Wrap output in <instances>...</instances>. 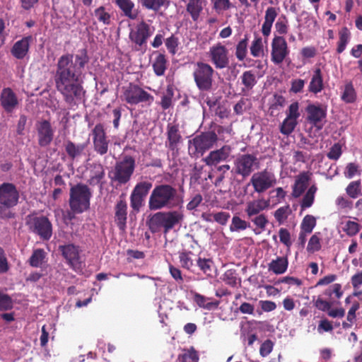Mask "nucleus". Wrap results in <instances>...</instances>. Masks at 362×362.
<instances>
[{
    "label": "nucleus",
    "mask_w": 362,
    "mask_h": 362,
    "mask_svg": "<svg viewBox=\"0 0 362 362\" xmlns=\"http://www.w3.org/2000/svg\"><path fill=\"white\" fill-rule=\"evenodd\" d=\"M197 264L199 269L202 271L205 274L208 276L211 275L214 262L211 259L199 257L197 260Z\"/></svg>",
    "instance_id": "obj_53"
},
{
    "label": "nucleus",
    "mask_w": 362,
    "mask_h": 362,
    "mask_svg": "<svg viewBox=\"0 0 362 362\" xmlns=\"http://www.w3.org/2000/svg\"><path fill=\"white\" fill-rule=\"evenodd\" d=\"M346 192L352 199L357 198L361 194V180L351 182L346 188Z\"/></svg>",
    "instance_id": "obj_49"
},
{
    "label": "nucleus",
    "mask_w": 362,
    "mask_h": 362,
    "mask_svg": "<svg viewBox=\"0 0 362 362\" xmlns=\"http://www.w3.org/2000/svg\"><path fill=\"white\" fill-rule=\"evenodd\" d=\"M182 245L183 250L179 253L180 264L182 268L191 270L194 266L191 249H194L196 245H198V243L192 235L187 233L185 236V243Z\"/></svg>",
    "instance_id": "obj_19"
},
{
    "label": "nucleus",
    "mask_w": 362,
    "mask_h": 362,
    "mask_svg": "<svg viewBox=\"0 0 362 362\" xmlns=\"http://www.w3.org/2000/svg\"><path fill=\"white\" fill-rule=\"evenodd\" d=\"M88 62L86 49L78 50L75 55L62 54L57 59L54 74L55 88L70 107L76 106L85 97L82 74Z\"/></svg>",
    "instance_id": "obj_1"
},
{
    "label": "nucleus",
    "mask_w": 362,
    "mask_h": 362,
    "mask_svg": "<svg viewBox=\"0 0 362 362\" xmlns=\"http://www.w3.org/2000/svg\"><path fill=\"white\" fill-rule=\"evenodd\" d=\"M306 112L308 122L317 129H321L324 124L322 121L327 116L326 110L320 105L310 104L306 107Z\"/></svg>",
    "instance_id": "obj_22"
},
{
    "label": "nucleus",
    "mask_w": 362,
    "mask_h": 362,
    "mask_svg": "<svg viewBox=\"0 0 362 362\" xmlns=\"http://www.w3.org/2000/svg\"><path fill=\"white\" fill-rule=\"evenodd\" d=\"M37 142L40 147H47L52 141L54 130L49 120L43 119L36 124Z\"/></svg>",
    "instance_id": "obj_20"
},
{
    "label": "nucleus",
    "mask_w": 362,
    "mask_h": 362,
    "mask_svg": "<svg viewBox=\"0 0 362 362\" xmlns=\"http://www.w3.org/2000/svg\"><path fill=\"white\" fill-rule=\"evenodd\" d=\"M182 141V138L178 125L168 124L167 126L166 146L171 151L177 150Z\"/></svg>",
    "instance_id": "obj_26"
},
{
    "label": "nucleus",
    "mask_w": 362,
    "mask_h": 362,
    "mask_svg": "<svg viewBox=\"0 0 362 362\" xmlns=\"http://www.w3.org/2000/svg\"><path fill=\"white\" fill-rule=\"evenodd\" d=\"M210 218H206L205 220L207 221H214L220 225L225 226L228 221L230 215L228 212L220 211L208 215Z\"/></svg>",
    "instance_id": "obj_48"
},
{
    "label": "nucleus",
    "mask_w": 362,
    "mask_h": 362,
    "mask_svg": "<svg viewBox=\"0 0 362 362\" xmlns=\"http://www.w3.org/2000/svg\"><path fill=\"white\" fill-rule=\"evenodd\" d=\"M13 207L0 204V218L2 220H9L16 218V214L11 210Z\"/></svg>",
    "instance_id": "obj_63"
},
{
    "label": "nucleus",
    "mask_w": 362,
    "mask_h": 362,
    "mask_svg": "<svg viewBox=\"0 0 362 362\" xmlns=\"http://www.w3.org/2000/svg\"><path fill=\"white\" fill-rule=\"evenodd\" d=\"M290 212L289 206H281L276 209L274 212L276 220L281 224L286 221Z\"/></svg>",
    "instance_id": "obj_59"
},
{
    "label": "nucleus",
    "mask_w": 362,
    "mask_h": 362,
    "mask_svg": "<svg viewBox=\"0 0 362 362\" xmlns=\"http://www.w3.org/2000/svg\"><path fill=\"white\" fill-rule=\"evenodd\" d=\"M351 38V33L346 27L342 28L339 32V41L337 42V52L342 53Z\"/></svg>",
    "instance_id": "obj_40"
},
{
    "label": "nucleus",
    "mask_w": 362,
    "mask_h": 362,
    "mask_svg": "<svg viewBox=\"0 0 362 362\" xmlns=\"http://www.w3.org/2000/svg\"><path fill=\"white\" fill-rule=\"evenodd\" d=\"M280 242L283 243L289 250L292 245L290 232L284 228H281L279 230Z\"/></svg>",
    "instance_id": "obj_58"
},
{
    "label": "nucleus",
    "mask_w": 362,
    "mask_h": 362,
    "mask_svg": "<svg viewBox=\"0 0 362 362\" xmlns=\"http://www.w3.org/2000/svg\"><path fill=\"white\" fill-rule=\"evenodd\" d=\"M124 196L123 194L120 196V199L115 206V222L122 231L125 230L127 220V204Z\"/></svg>",
    "instance_id": "obj_23"
},
{
    "label": "nucleus",
    "mask_w": 362,
    "mask_h": 362,
    "mask_svg": "<svg viewBox=\"0 0 362 362\" xmlns=\"http://www.w3.org/2000/svg\"><path fill=\"white\" fill-rule=\"evenodd\" d=\"M230 153L231 147L225 145L219 149L211 151L209 155L204 158V162L208 166H216L219 163L227 160Z\"/></svg>",
    "instance_id": "obj_24"
},
{
    "label": "nucleus",
    "mask_w": 362,
    "mask_h": 362,
    "mask_svg": "<svg viewBox=\"0 0 362 362\" xmlns=\"http://www.w3.org/2000/svg\"><path fill=\"white\" fill-rule=\"evenodd\" d=\"M316 226V219L312 215H306L301 223L300 229L305 233H311Z\"/></svg>",
    "instance_id": "obj_51"
},
{
    "label": "nucleus",
    "mask_w": 362,
    "mask_h": 362,
    "mask_svg": "<svg viewBox=\"0 0 362 362\" xmlns=\"http://www.w3.org/2000/svg\"><path fill=\"white\" fill-rule=\"evenodd\" d=\"M59 250L62 252L63 257L66 260L67 264L75 271L81 269L80 261L79 249L74 244L60 245Z\"/></svg>",
    "instance_id": "obj_21"
},
{
    "label": "nucleus",
    "mask_w": 362,
    "mask_h": 362,
    "mask_svg": "<svg viewBox=\"0 0 362 362\" xmlns=\"http://www.w3.org/2000/svg\"><path fill=\"white\" fill-rule=\"evenodd\" d=\"M13 307V302L11 297L2 292H0V311L10 310Z\"/></svg>",
    "instance_id": "obj_56"
},
{
    "label": "nucleus",
    "mask_w": 362,
    "mask_h": 362,
    "mask_svg": "<svg viewBox=\"0 0 362 362\" xmlns=\"http://www.w3.org/2000/svg\"><path fill=\"white\" fill-rule=\"evenodd\" d=\"M310 179L308 172H302L296 177L292 187V196L294 198H298L303 194L308 186Z\"/></svg>",
    "instance_id": "obj_29"
},
{
    "label": "nucleus",
    "mask_w": 362,
    "mask_h": 362,
    "mask_svg": "<svg viewBox=\"0 0 362 362\" xmlns=\"http://www.w3.org/2000/svg\"><path fill=\"white\" fill-rule=\"evenodd\" d=\"M270 202L264 198L257 199L247 202L245 211L248 219L262 231L264 230L269 223L267 215L262 212L269 207Z\"/></svg>",
    "instance_id": "obj_5"
},
{
    "label": "nucleus",
    "mask_w": 362,
    "mask_h": 362,
    "mask_svg": "<svg viewBox=\"0 0 362 362\" xmlns=\"http://www.w3.org/2000/svg\"><path fill=\"white\" fill-rule=\"evenodd\" d=\"M28 230L43 240H49L52 235V224L47 216L31 214L25 217Z\"/></svg>",
    "instance_id": "obj_9"
},
{
    "label": "nucleus",
    "mask_w": 362,
    "mask_h": 362,
    "mask_svg": "<svg viewBox=\"0 0 362 362\" xmlns=\"http://www.w3.org/2000/svg\"><path fill=\"white\" fill-rule=\"evenodd\" d=\"M248 40L249 38L247 35H245L244 38L242 39L235 47V57L238 61H243L246 57Z\"/></svg>",
    "instance_id": "obj_44"
},
{
    "label": "nucleus",
    "mask_w": 362,
    "mask_h": 362,
    "mask_svg": "<svg viewBox=\"0 0 362 362\" xmlns=\"http://www.w3.org/2000/svg\"><path fill=\"white\" fill-rule=\"evenodd\" d=\"M32 40V36L29 35L16 42L11 49V54L18 59H23L29 51Z\"/></svg>",
    "instance_id": "obj_27"
},
{
    "label": "nucleus",
    "mask_w": 362,
    "mask_h": 362,
    "mask_svg": "<svg viewBox=\"0 0 362 362\" xmlns=\"http://www.w3.org/2000/svg\"><path fill=\"white\" fill-rule=\"evenodd\" d=\"M64 146L69 159L74 161L84 154L87 145L86 144H75L67 139L64 141Z\"/></svg>",
    "instance_id": "obj_28"
},
{
    "label": "nucleus",
    "mask_w": 362,
    "mask_h": 362,
    "mask_svg": "<svg viewBox=\"0 0 362 362\" xmlns=\"http://www.w3.org/2000/svg\"><path fill=\"white\" fill-rule=\"evenodd\" d=\"M20 192L11 182H3L0 185V204L6 206H16L19 203Z\"/></svg>",
    "instance_id": "obj_16"
},
{
    "label": "nucleus",
    "mask_w": 362,
    "mask_h": 362,
    "mask_svg": "<svg viewBox=\"0 0 362 362\" xmlns=\"http://www.w3.org/2000/svg\"><path fill=\"white\" fill-rule=\"evenodd\" d=\"M179 204L180 199L177 190L169 184L156 185L148 199V209L151 211L172 209Z\"/></svg>",
    "instance_id": "obj_2"
},
{
    "label": "nucleus",
    "mask_w": 362,
    "mask_h": 362,
    "mask_svg": "<svg viewBox=\"0 0 362 362\" xmlns=\"http://www.w3.org/2000/svg\"><path fill=\"white\" fill-rule=\"evenodd\" d=\"M178 359L180 362H198L199 356L195 349L191 346L188 349H185V353L180 354Z\"/></svg>",
    "instance_id": "obj_46"
},
{
    "label": "nucleus",
    "mask_w": 362,
    "mask_h": 362,
    "mask_svg": "<svg viewBox=\"0 0 362 362\" xmlns=\"http://www.w3.org/2000/svg\"><path fill=\"white\" fill-rule=\"evenodd\" d=\"M259 168V161L256 155L251 153L239 154L233 160L231 173L245 180Z\"/></svg>",
    "instance_id": "obj_8"
},
{
    "label": "nucleus",
    "mask_w": 362,
    "mask_h": 362,
    "mask_svg": "<svg viewBox=\"0 0 362 362\" xmlns=\"http://www.w3.org/2000/svg\"><path fill=\"white\" fill-rule=\"evenodd\" d=\"M324 89L323 76L320 68L316 69L311 77L308 90L313 94H317Z\"/></svg>",
    "instance_id": "obj_32"
},
{
    "label": "nucleus",
    "mask_w": 362,
    "mask_h": 362,
    "mask_svg": "<svg viewBox=\"0 0 362 362\" xmlns=\"http://www.w3.org/2000/svg\"><path fill=\"white\" fill-rule=\"evenodd\" d=\"M288 260L286 257H277L268 264V269L275 274H282L288 269Z\"/></svg>",
    "instance_id": "obj_34"
},
{
    "label": "nucleus",
    "mask_w": 362,
    "mask_h": 362,
    "mask_svg": "<svg viewBox=\"0 0 362 362\" xmlns=\"http://www.w3.org/2000/svg\"><path fill=\"white\" fill-rule=\"evenodd\" d=\"M250 53L254 57H259L264 52L262 39L261 37H255L250 48Z\"/></svg>",
    "instance_id": "obj_52"
},
{
    "label": "nucleus",
    "mask_w": 362,
    "mask_h": 362,
    "mask_svg": "<svg viewBox=\"0 0 362 362\" xmlns=\"http://www.w3.org/2000/svg\"><path fill=\"white\" fill-rule=\"evenodd\" d=\"M235 6L230 0H214L213 1V9L218 14H222L224 11H228Z\"/></svg>",
    "instance_id": "obj_47"
},
{
    "label": "nucleus",
    "mask_w": 362,
    "mask_h": 362,
    "mask_svg": "<svg viewBox=\"0 0 362 362\" xmlns=\"http://www.w3.org/2000/svg\"><path fill=\"white\" fill-rule=\"evenodd\" d=\"M69 206L75 214H81L90 208L92 197L90 189L84 184L78 183L70 189Z\"/></svg>",
    "instance_id": "obj_4"
},
{
    "label": "nucleus",
    "mask_w": 362,
    "mask_h": 362,
    "mask_svg": "<svg viewBox=\"0 0 362 362\" xmlns=\"http://www.w3.org/2000/svg\"><path fill=\"white\" fill-rule=\"evenodd\" d=\"M122 100L131 105H136L139 103H146L151 105L154 98L149 93L146 91L137 84L130 83L127 86L123 87Z\"/></svg>",
    "instance_id": "obj_10"
},
{
    "label": "nucleus",
    "mask_w": 362,
    "mask_h": 362,
    "mask_svg": "<svg viewBox=\"0 0 362 362\" xmlns=\"http://www.w3.org/2000/svg\"><path fill=\"white\" fill-rule=\"evenodd\" d=\"M215 71L209 64L197 62L194 65L193 78L200 92H211L214 89Z\"/></svg>",
    "instance_id": "obj_6"
},
{
    "label": "nucleus",
    "mask_w": 362,
    "mask_h": 362,
    "mask_svg": "<svg viewBox=\"0 0 362 362\" xmlns=\"http://www.w3.org/2000/svg\"><path fill=\"white\" fill-rule=\"evenodd\" d=\"M242 84L244 86L242 90L250 91L257 83L256 76L252 71H245L240 76Z\"/></svg>",
    "instance_id": "obj_39"
},
{
    "label": "nucleus",
    "mask_w": 362,
    "mask_h": 362,
    "mask_svg": "<svg viewBox=\"0 0 362 362\" xmlns=\"http://www.w3.org/2000/svg\"><path fill=\"white\" fill-rule=\"evenodd\" d=\"M230 167L228 164L219 165L217 167V171L220 172L221 174L216 177L214 184L216 187H221L223 180L226 178V173L230 170Z\"/></svg>",
    "instance_id": "obj_60"
},
{
    "label": "nucleus",
    "mask_w": 362,
    "mask_h": 362,
    "mask_svg": "<svg viewBox=\"0 0 362 362\" xmlns=\"http://www.w3.org/2000/svg\"><path fill=\"white\" fill-rule=\"evenodd\" d=\"M135 168V158L130 155H124L120 160L116 162L112 172V175L109 173V177L112 182L125 185L131 180Z\"/></svg>",
    "instance_id": "obj_7"
},
{
    "label": "nucleus",
    "mask_w": 362,
    "mask_h": 362,
    "mask_svg": "<svg viewBox=\"0 0 362 362\" xmlns=\"http://www.w3.org/2000/svg\"><path fill=\"white\" fill-rule=\"evenodd\" d=\"M317 190V187L315 185H313L308 188L300 202V208L302 210L312 206L315 201V196Z\"/></svg>",
    "instance_id": "obj_42"
},
{
    "label": "nucleus",
    "mask_w": 362,
    "mask_h": 362,
    "mask_svg": "<svg viewBox=\"0 0 362 362\" xmlns=\"http://www.w3.org/2000/svg\"><path fill=\"white\" fill-rule=\"evenodd\" d=\"M248 227V223L246 221L243 220L238 216H234L232 218L231 223L230 225V230L231 232H238L244 230Z\"/></svg>",
    "instance_id": "obj_54"
},
{
    "label": "nucleus",
    "mask_w": 362,
    "mask_h": 362,
    "mask_svg": "<svg viewBox=\"0 0 362 362\" xmlns=\"http://www.w3.org/2000/svg\"><path fill=\"white\" fill-rule=\"evenodd\" d=\"M90 173V175L88 180V183L92 186L98 185H100L102 186V180L105 176V170L103 165L100 163H93L91 165V170Z\"/></svg>",
    "instance_id": "obj_31"
},
{
    "label": "nucleus",
    "mask_w": 362,
    "mask_h": 362,
    "mask_svg": "<svg viewBox=\"0 0 362 362\" xmlns=\"http://www.w3.org/2000/svg\"><path fill=\"white\" fill-rule=\"evenodd\" d=\"M297 124V120L286 117L280 127L281 133L288 136L294 131Z\"/></svg>",
    "instance_id": "obj_50"
},
{
    "label": "nucleus",
    "mask_w": 362,
    "mask_h": 362,
    "mask_svg": "<svg viewBox=\"0 0 362 362\" xmlns=\"http://www.w3.org/2000/svg\"><path fill=\"white\" fill-rule=\"evenodd\" d=\"M93 144L94 151L103 156L108 151L110 140L102 123L97 124L92 129Z\"/></svg>",
    "instance_id": "obj_15"
},
{
    "label": "nucleus",
    "mask_w": 362,
    "mask_h": 362,
    "mask_svg": "<svg viewBox=\"0 0 362 362\" xmlns=\"http://www.w3.org/2000/svg\"><path fill=\"white\" fill-rule=\"evenodd\" d=\"M183 219L184 214L180 211H159L148 217L146 225L152 233L163 230L164 234H167L180 225Z\"/></svg>",
    "instance_id": "obj_3"
},
{
    "label": "nucleus",
    "mask_w": 362,
    "mask_h": 362,
    "mask_svg": "<svg viewBox=\"0 0 362 362\" xmlns=\"http://www.w3.org/2000/svg\"><path fill=\"white\" fill-rule=\"evenodd\" d=\"M342 153L341 146L339 143L334 144L327 153V156L329 159L333 160H337Z\"/></svg>",
    "instance_id": "obj_64"
},
{
    "label": "nucleus",
    "mask_w": 362,
    "mask_h": 362,
    "mask_svg": "<svg viewBox=\"0 0 362 362\" xmlns=\"http://www.w3.org/2000/svg\"><path fill=\"white\" fill-rule=\"evenodd\" d=\"M139 3L144 9L156 13L162 7H168L170 5L169 0H139Z\"/></svg>",
    "instance_id": "obj_37"
},
{
    "label": "nucleus",
    "mask_w": 362,
    "mask_h": 362,
    "mask_svg": "<svg viewBox=\"0 0 362 362\" xmlns=\"http://www.w3.org/2000/svg\"><path fill=\"white\" fill-rule=\"evenodd\" d=\"M341 98L346 103H352L356 101V93L351 82L345 85Z\"/></svg>",
    "instance_id": "obj_45"
},
{
    "label": "nucleus",
    "mask_w": 362,
    "mask_h": 362,
    "mask_svg": "<svg viewBox=\"0 0 362 362\" xmlns=\"http://www.w3.org/2000/svg\"><path fill=\"white\" fill-rule=\"evenodd\" d=\"M193 300L199 307L209 310L216 309L220 304L219 300L210 301L211 299L209 298L205 297L198 293L194 294Z\"/></svg>",
    "instance_id": "obj_38"
},
{
    "label": "nucleus",
    "mask_w": 362,
    "mask_h": 362,
    "mask_svg": "<svg viewBox=\"0 0 362 362\" xmlns=\"http://www.w3.org/2000/svg\"><path fill=\"white\" fill-rule=\"evenodd\" d=\"M152 187L153 184L149 181L139 182L135 185L130 195V205L134 210L139 211Z\"/></svg>",
    "instance_id": "obj_17"
},
{
    "label": "nucleus",
    "mask_w": 362,
    "mask_h": 362,
    "mask_svg": "<svg viewBox=\"0 0 362 362\" xmlns=\"http://www.w3.org/2000/svg\"><path fill=\"white\" fill-rule=\"evenodd\" d=\"M203 0H189L186 6V11L194 22L198 21L203 11Z\"/></svg>",
    "instance_id": "obj_36"
},
{
    "label": "nucleus",
    "mask_w": 362,
    "mask_h": 362,
    "mask_svg": "<svg viewBox=\"0 0 362 362\" xmlns=\"http://www.w3.org/2000/svg\"><path fill=\"white\" fill-rule=\"evenodd\" d=\"M207 54L216 69H223L228 66L230 63L228 50L220 42L211 47Z\"/></svg>",
    "instance_id": "obj_14"
},
{
    "label": "nucleus",
    "mask_w": 362,
    "mask_h": 362,
    "mask_svg": "<svg viewBox=\"0 0 362 362\" xmlns=\"http://www.w3.org/2000/svg\"><path fill=\"white\" fill-rule=\"evenodd\" d=\"M165 44L168 52L174 55L177 51V47L179 45L178 38L174 35H171L170 37L166 38Z\"/></svg>",
    "instance_id": "obj_57"
},
{
    "label": "nucleus",
    "mask_w": 362,
    "mask_h": 362,
    "mask_svg": "<svg viewBox=\"0 0 362 362\" xmlns=\"http://www.w3.org/2000/svg\"><path fill=\"white\" fill-rule=\"evenodd\" d=\"M276 31L281 34H286L288 32V19L285 15H281L275 24Z\"/></svg>",
    "instance_id": "obj_61"
},
{
    "label": "nucleus",
    "mask_w": 362,
    "mask_h": 362,
    "mask_svg": "<svg viewBox=\"0 0 362 362\" xmlns=\"http://www.w3.org/2000/svg\"><path fill=\"white\" fill-rule=\"evenodd\" d=\"M250 183L257 193H263L276 183V179L272 172L267 169L254 173L250 179Z\"/></svg>",
    "instance_id": "obj_13"
},
{
    "label": "nucleus",
    "mask_w": 362,
    "mask_h": 362,
    "mask_svg": "<svg viewBox=\"0 0 362 362\" xmlns=\"http://www.w3.org/2000/svg\"><path fill=\"white\" fill-rule=\"evenodd\" d=\"M46 252L43 249H36L33 252L28 262L33 267H41L46 258Z\"/></svg>",
    "instance_id": "obj_41"
},
{
    "label": "nucleus",
    "mask_w": 362,
    "mask_h": 362,
    "mask_svg": "<svg viewBox=\"0 0 362 362\" xmlns=\"http://www.w3.org/2000/svg\"><path fill=\"white\" fill-rule=\"evenodd\" d=\"M151 25L142 20L136 24L134 29H132L129 33V39L133 44L135 51L146 50L148 38L151 36Z\"/></svg>",
    "instance_id": "obj_11"
},
{
    "label": "nucleus",
    "mask_w": 362,
    "mask_h": 362,
    "mask_svg": "<svg viewBox=\"0 0 362 362\" xmlns=\"http://www.w3.org/2000/svg\"><path fill=\"white\" fill-rule=\"evenodd\" d=\"M0 103L7 113H11L18 106V100L11 88H4L0 95Z\"/></svg>",
    "instance_id": "obj_25"
},
{
    "label": "nucleus",
    "mask_w": 362,
    "mask_h": 362,
    "mask_svg": "<svg viewBox=\"0 0 362 362\" xmlns=\"http://www.w3.org/2000/svg\"><path fill=\"white\" fill-rule=\"evenodd\" d=\"M321 249L320 239L317 233L313 235L309 240L307 250L308 252H315Z\"/></svg>",
    "instance_id": "obj_62"
},
{
    "label": "nucleus",
    "mask_w": 362,
    "mask_h": 362,
    "mask_svg": "<svg viewBox=\"0 0 362 362\" xmlns=\"http://www.w3.org/2000/svg\"><path fill=\"white\" fill-rule=\"evenodd\" d=\"M289 54V49L285 38L275 36L272 42L271 60L276 65L281 64Z\"/></svg>",
    "instance_id": "obj_18"
},
{
    "label": "nucleus",
    "mask_w": 362,
    "mask_h": 362,
    "mask_svg": "<svg viewBox=\"0 0 362 362\" xmlns=\"http://www.w3.org/2000/svg\"><path fill=\"white\" fill-rule=\"evenodd\" d=\"M218 136L214 132H202L189 141V151L194 156L203 155L216 143Z\"/></svg>",
    "instance_id": "obj_12"
},
{
    "label": "nucleus",
    "mask_w": 362,
    "mask_h": 362,
    "mask_svg": "<svg viewBox=\"0 0 362 362\" xmlns=\"http://www.w3.org/2000/svg\"><path fill=\"white\" fill-rule=\"evenodd\" d=\"M223 280L226 284L232 287H235L238 280L236 270L233 269L226 270L223 274Z\"/></svg>",
    "instance_id": "obj_55"
},
{
    "label": "nucleus",
    "mask_w": 362,
    "mask_h": 362,
    "mask_svg": "<svg viewBox=\"0 0 362 362\" xmlns=\"http://www.w3.org/2000/svg\"><path fill=\"white\" fill-rule=\"evenodd\" d=\"M110 9L104 6H100L94 9L92 15L95 18L98 22L104 25H110L112 21V13L110 12Z\"/></svg>",
    "instance_id": "obj_33"
},
{
    "label": "nucleus",
    "mask_w": 362,
    "mask_h": 362,
    "mask_svg": "<svg viewBox=\"0 0 362 362\" xmlns=\"http://www.w3.org/2000/svg\"><path fill=\"white\" fill-rule=\"evenodd\" d=\"M174 97V88L173 86L168 85L165 92L163 93L160 105L163 110L169 109L173 105Z\"/></svg>",
    "instance_id": "obj_43"
},
{
    "label": "nucleus",
    "mask_w": 362,
    "mask_h": 362,
    "mask_svg": "<svg viewBox=\"0 0 362 362\" xmlns=\"http://www.w3.org/2000/svg\"><path fill=\"white\" fill-rule=\"evenodd\" d=\"M115 4L127 18L134 21L138 18L139 11L135 8V4L133 1L115 0Z\"/></svg>",
    "instance_id": "obj_30"
},
{
    "label": "nucleus",
    "mask_w": 362,
    "mask_h": 362,
    "mask_svg": "<svg viewBox=\"0 0 362 362\" xmlns=\"http://www.w3.org/2000/svg\"><path fill=\"white\" fill-rule=\"evenodd\" d=\"M167 63L168 61L165 55L163 53H157L152 63L153 72L157 76H161L165 74L167 69Z\"/></svg>",
    "instance_id": "obj_35"
}]
</instances>
